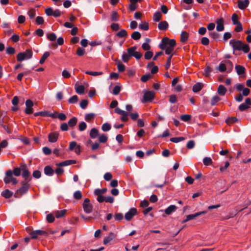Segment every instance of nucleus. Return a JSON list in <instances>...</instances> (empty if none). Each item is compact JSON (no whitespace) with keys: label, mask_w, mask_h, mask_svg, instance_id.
Masks as SVG:
<instances>
[{"label":"nucleus","mask_w":251,"mask_h":251,"mask_svg":"<svg viewBox=\"0 0 251 251\" xmlns=\"http://www.w3.org/2000/svg\"><path fill=\"white\" fill-rule=\"evenodd\" d=\"M176 45V42L175 40L165 37L162 39L159 45V48L161 50H165L166 54H173L172 52L174 51Z\"/></svg>","instance_id":"nucleus-1"},{"label":"nucleus","mask_w":251,"mask_h":251,"mask_svg":"<svg viewBox=\"0 0 251 251\" xmlns=\"http://www.w3.org/2000/svg\"><path fill=\"white\" fill-rule=\"evenodd\" d=\"M229 44L234 50H243L245 53H248L250 51L249 45L243 43L240 40H231Z\"/></svg>","instance_id":"nucleus-2"},{"label":"nucleus","mask_w":251,"mask_h":251,"mask_svg":"<svg viewBox=\"0 0 251 251\" xmlns=\"http://www.w3.org/2000/svg\"><path fill=\"white\" fill-rule=\"evenodd\" d=\"M21 184L22 186L16 191L14 195V196L16 198H19L25 194L29 189L30 184L27 182L22 181Z\"/></svg>","instance_id":"nucleus-3"},{"label":"nucleus","mask_w":251,"mask_h":251,"mask_svg":"<svg viewBox=\"0 0 251 251\" xmlns=\"http://www.w3.org/2000/svg\"><path fill=\"white\" fill-rule=\"evenodd\" d=\"M33 52L31 50H26L25 52H20L17 54V59L18 61L30 59L32 57Z\"/></svg>","instance_id":"nucleus-4"},{"label":"nucleus","mask_w":251,"mask_h":251,"mask_svg":"<svg viewBox=\"0 0 251 251\" xmlns=\"http://www.w3.org/2000/svg\"><path fill=\"white\" fill-rule=\"evenodd\" d=\"M155 93L152 91H145L144 93L143 98L141 101L143 103L150 102L153 100Z\"/></svg>","instance_id":"nucleus-5"},{"label":"nucleus","mask_w":251,"mask_h":251,"mask_svg":"<svg viewBox=\"0 0 251 251\" xmlns=\"http://www.w3.org/2000/svg\"><path fill=\"white\" fill-rule=\"evenodd\" d=\"M228 65H229L230 66V69H232V63L229 60H226L225 61V62L223 61L221 62L220 63L219 66L216 67V70L219 71L220 72H224L226 70Z\"/></svg>","instance_id":"nucleus-6"},{"label":"nucleus","mask_w":251,"mask_h":251,"mask_svg":"<svg viewBox=\"0 0 251 251\" xmlns=\"http://www.w3.org/2000/svg\"><path fill=\"white\" fill-rule=\"evenodd\" d=\"M21 169L22 171V176L25 178V182H28L31 180L30 173L26 169L25 165H21Z\"/></svg>","instance_id":"nucleus-7"},{"label":"nucleus","mask_w":251,"mask_h":251,"mask_svg":"<svg viewBox=\"0 0 251 251\" xmlns=\"http://www.w3.org/2000/svg\"><path fill=\"white\" fill-rule=\"evenodd\" d=\"M137 214V210L135 208H131L126 213L125 215V219L128 221L131 220L132 218Z\"/></svg>","instance_id":"nucleus-8"},{"label":"nucleus","mask_w":251,"mask_h":251,"mask_svg":"<svg viewBox=\"0 0 251 251\" xmlns=\"http://www.w3.org/2000/svg\"><path fill=\"white\" fill-rule=\"evenodd\" d=\"M83 207L84 211L87 213H90L92 210V206L90 203V200L86 198L84 200L83 203Z\"/></svg>","instance_id":"nucleus-9"},{"label":"nucleus","mask_w":251,"mask_h":251,"mask_svg":"<svg viewBox=\"0 0 251 251\" xmlns=\"http://www.w3.org/2000/svg\"><path fill=\"white\" fill-rule=\"evenodd\" d=\"M59 136V133L57 132H51L48 135L49 141L50 143L56 142Z\"/></svg>","instance_id":"nucleus-10"},{"label":"nucleus","mask_w":251,"mask_h":251,"mask_svg":"<svg viewBox=\"0 0 251 251\" xmlns=\"http://www.w3.org/2000/svg\"><path fill=\"white\" fill-rule=\"evenodd\" d=\"M224 19L222 18L217 19L216 23L217 24L216 30L218 31H222L224 30Z\"/></svg>","instance_id":"nucleus-11"},{"label":"nucleus","mask_w":251,"mask_h":251,"mask_svg":"<svg viewBox=\"0 0 251 251\" xmlns=\"http://www.w3.org/2000/svg\"><path fill=\"white\" fill-rule=\"evenodd\" d=\"M46 234L47 233L45 231L42 230H36L30 232V235H31V239H36L39 235H42Z\"/></svg>","instance_id":"nucleus-12"},{"label":"nucleus","mask_w":251,"mask_h":251,"mask_svg":"<svg viewBox=\"0 0 251 251\" xmlns=\"http://www.w3.org/2000/svg\"><path fill=\"white\" fill-rule=\"evenodd\" d=\"M116 237V235L113 232H110L108 235L105 237L103 239V244L107 245L110 241L114 239Z\"/></svg>","instance_id":"nucleus-13"},{"label":"nucleus","mask_w":251,"mask_h":251,"mask_svg":"<svg viewBox=\"0 0 251 251\" xmlns=\"http://www.w3.org/2000/svg\"><path fill=\"white\" fill-rule=\"evenodd\" d=\"M249 4V0H242L238 1V6L239 9L244 10L246 9Z\"/></svg>","instance_id":"nucleus-14"},{"label":"nucleus","mask_w":251,"mask_h":251,"mask_svg":"<svg viewBox=\"0 0 251 251\" xmlns=\"http://www.w3.org/2000/svg\"><path fill=\"white\" fill-rule=\"evenodd\" d=\"M6 176L4 178V181L5 183L8 184L11 182V178L13 176V172L11 170H9L6 171L5 173Z\"/></svg>","instance_id":"nucleus-15"},{"label":"nucleus","mask_w":251,"mask_h":251,"mask_svg":"<svg viewBox=\"0 0 251 251\" xmlns=\"http://www.w3.org/2000/svg\"><path fill=\"white\" fill-rule=\"evenodd\" d=\"M169 26L168 23L166 21L160 22L158 25V28L161 30H166Z\"/></svg>","instance_id":"nucleus-16"},{"label":"nucleus","mask_w":251,"mask_h":251,"mask_svg":"<svg viewBox=\"0 0 251 251\" xmlns=\"http://www.w3.org/2000/svg\"><path fill=\"white\" fill-rule=\"evenodd\" d=\"M235 69L238 75H243L245 74L246 71V69L244 66L239 65H237L235 66Z\"/></svg>","instance_id":"nucleus-17"},{"label":"nucleus","mask_w":251,"mask_h":251,"mask_svg":"<svg viewBox=\"0 0 251 251\" xmlns=\"http://www.w3.org/2000/svg\"><path fill=\"white\" fill-rule=\"evenodd\" d=\"M75 163L76 161L75 160H67L59 163V164H57V165L58 166H66L72 164H74Z\"/></svg>","instance_id":"nucleus-18"},{"label":"nucleus","mask_w":251,"mask_h":251,"mask_svg":"<svg viewBox=\"0 0 251 251\" xmlns=\"http://www.w3.org/2000/svg\"><path fill=\"white\" fill-rule=\"evenodd\" d=\"M176 209V206L175 205H171L165 210V213L167 215H170L175 212Z\"/></svg>","instance_id":"nucleus-19"},{"label":"nucleus","mask_w":251,"mask_h":251,"mask_svg":"<svg viewBox=\"0 0 251 251\" xmlns=\"http://www.w3.org/2000/svg\"><path fill=\"white\" fill-rule=\"evenodd\" d=\"M151 40L149 38H146L145 39V42L142 45V48L144 50H149L151 49V46L149 43Z\"/></svg>","instance_id":"nucleus-20"},{"label":"nucleus","mask_w":251,"mask_h":251,"mask_svg":"<svg viewBox=\"0 0 251 251\" xmlns=\"http://www.w3.org/2000/svg\"><path fill=\"white\" fill-rule=\"evenodd\" d=\"M227 91L226 89L223 85H220L218 88L217 92L221 96H224Z\"/></svg>","instance_id":"nucleus-21"},{"label":"nucleus","mask_w":251,"mask_h":251,"mask_svg":"<svg viewBox=\"0 0 251 251\" xmlns=\"http://www.w3.org/2000/svg\"><path fill=\"white\" fill-rule=\"evenodd\" d=\"M44 173L49 176H51L54 173L53 170L50 166H47L44 168Z\"/></svg>","instance_id":"nucleus-22"},{"label":"nucleus","mask_w":251,"mask_h":251,"mask_svg":"<svg viewBox=\"0 0 251 251\" xmlns=\"http://www.w3.org/2000/svg\"><path fill=\"white\" fill-rule=\"evenodd\" d=\"M1 196L6 199L11 197L13 195V192L8 189H6L1 192Z\"/></svg>","instance_id":"nucleus-23"},{"label":"nucleus","mask_w":251,"mask_h":251,"mask_svg":"<svg viewBox=\"0 0 251 251\" xmlns=\"http://www.w3.org/2000/svg\"><path fill=\"white\" fill-rule=\"evenodd\" d=\"M99 135V130L96 128L91 129L90 132V136L92 139H95L98 137Z\"/></svg>","instance_id":"nucleus-24"},{"label":"nucleus","mask_w":251,"mask_h":251,"mask_svg":"<svg viewBox=\"0 0 251 251\" xmlns=\"http://www.w3.org/2000/svg\"><path fill=\"white\" fill-rule=\"evenodd\" d=\"M197 217H198V214H197V212L194 214L188 215L186 216V219L183 221L182 223H185L190 220H192L195 219Z\"/></svg>","instance_id":"nucleus-25"},{"label":"nucleus","mask_w":251,"mask_h":251,"mask_svg":"<svg viewBox=\"0 0 251 251\" xmlns=\"http://www.w3.org/2000/svg\"><path fill=\"white\" fill-rule=\"evenodd\" d=\"M77 122V119L76 117H73L68 121V126L70 127H73L76 125Z\"/></svg>","instance_id":"nucleus-26"},{"label":"nucleus","mask_w":251,"mask_h":251,"mask_svg":"<svg viewBox=\"0 0 251 251\" xmlns=\"http://www.w3.org/2000/svg\"><path fill=\"white\" fill-rule=\"evenodd\" d=\"M131 56L127 52H124L122 55V60L125 63H127L131 58Z\"/></svg>","instance_id":"nucleus-27"},{"label":"nucleus","mask_w":251,"mask_h":251,"mask_svg":"<svg viewBox=\"0 0 251 251\" xmlns=\"http://www.w3.org/2000/svg\"><path fill=\"white\" fill-rule=\"evenodd\" d=\"M188 39V34L186 31H182L181 33L180 41L182 43H185Z\"/></svg>","instance_id":"nucleus-28"},{"label":"nucleus","mask_w":251,"mask_h":251,"mask_svg":"<svg viewBox=\"0 0 251 251\" xmlns=\"http://www.w3.org/2000/svg\"><path fill=\"white\" fill-rule=\"evenodd\" d=\"M162 14L160 11H156L153 15V20L155 22H159L162 18Z\"/></svg>","instance_id":"nucleus-29"},{"label":"nucleus","mask_w":251,"mask_h":251,"mask_svg":"<svg viewBox=\"0 0 251 251\" xmlns=\"http://www.w3.org/2000/svg\"><path fill=\"white\" fill-rule=\"evenodd\" d=\"M75 89L78 94L81 95L84 93V87L83 85L75 86Z\"/></svg>","instance_id":"nucleus-30"},{"label":"nucleus","mask_w":251,"mask_h":251,"mask_svg":"<svg viewBox=\"0 0 251 251\" xmlns=\"http://www.w3.org/2000/svg\"><path fill=\"white\" fill-rule=\"evenodd\" d=\"M202 88V84L200 83H197L195 84L193 87V92L197 93L201 90Z\"/></svg>","instance_id":"nucleus-31"},{"label":"nucleus","mask_w":251,"mask_h":251,"mask_svg":"<svg viewBox=\"0 0 251 251\" xmlns=\"http://www.w3.org/2000/svg\"><path fill=\"white\" fill-rule=\"evenodd\" d=\"M95 114L92 113L85 115L84 119L87 122H90L95 118Z\"/></svg>","instance_id":"nucleus-32"},{"label":"nucleus","mask_w":251,"mask_h":251,"mask_svg":"<svg viewBox=\"0 0 251 251\" xmlns=\"http://www.w3.org/2000/svg\"><path fill=\"white\" fill-rule=\"evenodd\" d=\"M137 49L136 47L133 46L130 48H129L127 50V52L129 54V55L132 57L133 56L134 54L136 52V50Z\"/></svg>","instance_id":"nucleus-33"},{"label":"nucleus","mask_w":251,"mask_h":251,"mask_svg":"<svg viewBox=\"0 0 251 251\" xmlns=\"http://www.w3.org/2000/svg\"><path fill=\"white\" fill-rule=\"evenodd\" d=\"M50 56V52L48 51H46L43 54L41 58L40 59L39 62L40 64H43L45 60L48 58V57Z\"/></svg>","instance_id":"nucleus-34"},{"label":"nucleus","mask_w":251,"mask_h":251,"mask_svg":"<svg viewBox=\"0 0 251 251\" xmlns=\"http://www.w3.org/2000/svg\"><path fill=\"white\" fill-rule=\"evenodd\" d=\"M231 20L232 21L233 25H235L241 23L239 21V17H238V15L235 13H234L233 14H232V17H231Z\"/></svg>","instance_id":"nucleus-35"},{"label":"nucleus","mask_w":251,"mask_h":251,"mask_svg":"<svg viewBox=\"0 0 251 251\" xmlns=\"http://www.w3.org/2000/svg\"><path fill=\"white\" fill-rule=\"evenodd\" d=\"M66 212V210H62L60 211H57L55 212V217L57 218H61L65 215Z\"/></svg>","instance_id":"nucleus-36"},{"label":"nucleus","mask_w":251,"mask_h":251,"mask_svg":"<svg viewBox=\"0 0 251 251\" xmlns=\"http://www.w3.org/2000/svg\"><path fill=\"white\" fill-rule=\"evenodd\" d=\"M221 100V98L218 96H214L211 100V105H215Z\"/></svg>","instance_id":"nucleus-37"},{"label":"nucleus","mask_w":251,"mask_h":251,"mask_svg":"<svg viewBox=\"0 0 251 251\" xmlns=\"http://www.w3.org/2000/svg\"><path fill=\"white\" fill-rule=\"evenodd\" d=\"M131 37L133 39L137 40L141 38V35L138 31H134L131 34Z\"/></svg>","instance_id":"nucleus-38"},{"label":"nucleus","mask_w":251,"mask_h":251,"mask_svg":"<svg viewBox=\"0 0 251 251\" xmlns=\"http://www.w3.org/2000/svg\"><path fill=\"white\" fill-rule=\"evenodd\" d=\"M107 191L106 188H103L102 189H97L95 190V194L98 195H102V194L105 193Z\"/></svg>","instance_id":"nucleus-39"},{"label":"nucleus","mask_w":251,"mask_h":251,"mask_svg":"<svg viewBox=\"0 0 251 251\" xmlns=\"http://www.w3.org/2000/svg\"><path fill=\"white\" fill-rule=\"evenodd\" d=\"M238 121V119L236 117H230L226 120V123L228 125H231Z\"/></svg>","instance_id":"nucleus-40"},{"label":"nucleus","mask_w":251,"mask_h":251,"mask_svg":"<svg viewBox=\"0 0 251 251\" xmlns=\"http://www.w3.org/2000/svg\"><path fill=\"white\" fill-rule=\"evenodd\" d=\"M107 136L104 134L100 135L99 137V142L102 143H106L107 141Z\"/></svg>","instance_id":"nucleus-41"},{"label":"nucleus","mask_w":251,"mask_h":251,"mask_svg":"<svg viewBox=\"0 0 251 251\" xmlns=\"http://www.w3.org/2000/svg\"><path fill=\"white\" fill-rule=\"evenodd\" d=\"M127 35V33L125 29H122L117 33V36L120 38L126 37Z\"/></svg>","instance_id":"nucleus-42"},{"label":"nucleus","mask_w":251,"mask_h":251,"mask_svg":"<svg viewBox=\"0 0 251 251\" xmlns=\"http://www.w3.org/2000/svg\"><path fill=\"white\" fill-rule=\"evenodd\" d=\"M86 74L89 75H91L96 76L99 75H101L103 74L102 72H93V71H86L85 72Z\"/></svg>","instance_id":"nucleus-43"},{"label":"nucleus","mask_w":251,"mask_h":251,"mask_svg":"<svg viewBox=\"0 0 251 251\" xmlns=\"http://www.w3.org/2000/svg\"><path fill=\"white\" fill-rule=\"evenodd\" d=\"M203 162L204 165L208 166L212 163V160L210 157H205L203 159Z\"/></svg>","instance_id":"nucleus-44"},{"label":"nucleus","mask_w":251,"mask_h":251,"mask_svg":"<svg viewBox=\"0 0 251 251\" xmlns=\"http://www.w3.org/2000/svg\"><path fill=\"white\" fill-rule=\"evenodd\" d=\"M101 129L103 131H108L111 129V126L109 124L105 123L102 125Z\"/></svg>","instance_id":"nucleus-45"},{"label":"nucleus","mask_w":251,"mask_h":251,"mask_svg":"<svg viewBox=\"0 0 251 251\" xmlns=\"http://www.w3.org/2000/svg\"><path fill=\"white\" fill-rule=\"evenodd\" d=\"M139 28L144 30H147L149 29V24L147 22H144L139 25Z\"/></svg>","instance_id":"nucleus-46"},{"label":"nucleus","mask_w":251,"mask_h":251,"mask_svg":"<svg viewBox=\"0 0 251 251\" xmlns=\"http://www.w3.org/2000/svg\"><path fill=\"white\" fill-rule=\"evenodd\" d=\"M87 127V125L84 122H81L79 123L78 126V129L80 131H84Z\"/></svg>","instance_id":"nucleus-47"},{"label":"nucleus","mask_w":251,"mask_h":251,"mask_svg":"<svg viewBox=\"0 0 251 251\" xmlns=\"http://www.w3.org/2000/svg\"><path fill=\"white\" fill-rule=\"evenodd\" d=\"M27 14L30 19H33L36 15V10L35 9H30L27 12Z\"/></svg>","instance_id":"nucleus-48"},{"label":"nucleus","mask_w":251,"mask_h":251,"mask_svg":"<svg viewBox=\"0 0 251 251\" xmlns=\"http://www.w3.org/2000/svg\"><path fill=\"white\" fill-rule=\"evenodd\" d=\"M78 101V97L76 95H74L71 97L69 100L68 102L70 103H75Z\"/></svg>","instance_id":"nucleus-49"},{"label":"nucleus","mask_w":251,"mask_h":251,"mask_svg":"<svg viewBox=\"0 0 251 251\" xmlns=\"http://www.w3.org/2000/svg\"><path fill=\"white\" fill-rule=\"evenodd\" d=\"M111 20L112 21H118V13L116 11L112 12L111 15Z\"/></svg>","instance_id":"nucleus-50"},{"label":"nucleus","mask_w":251,"mask_h":251,"mask_svg":"<svg viewBox=\"0 0 251 251\" xmlns=\"http://www.w3.org/2000/svg\"><path fill=\"white\" fill-rule=\"evenodd\" d=\"M82 197L81 192L79 190L75 191L74 193V197L76 200H80L82 198Z\"/></svg>","instance_id":"nucleus-51"},{"label":"nucleus","mask_w":251,"mask_h":251,"mask_svg":"<svg viewBox=\"0 0 251 251\" xmlns=\"http://www.w3.org/2000/svg\"><path fill=\"white\" fill-rule=\"evenodd\" d=\"M211 71V68L209 66H207L204 70V74L205 76L206 77L209 76Z\"/></svg>","instance_id":"nucleus-52"},{"label":"nucleus","mask_w":251,"mask_h":251,"mask_svg":"<svg viewBox=\"0 0 251 251\" xmlns=\"http://www.w3.org/2000/svg\"><path fill=\"white\" fill-rule=\"evenodd\" d=\"M129 115V113L128 112H125L124 114L121 115V120L123 122H126L128 120V116Z\"/></svg>","instance_id":"nucleus-53"},{"label":"nucleus","mask_w":251,"mask_h":251,"mask_svg":"<svg viewBox=\"0 0 251 251\" xmlns=\"http://www.w3.org/2000/svg\"><path fill=\"white\" fill-rule=\"evenodd\" d=\"M85 50L84 49L79 47L76 50V54L79 56H81L84 54Z\"/></svg>","instance_id":"nucleus-54"},{"label":"nucleus","mask_w":251,"mask_h":251,"mask_svg":"<svg viewBox=\"0 0 251 251\" xmlns=\"http://www.w3.org/2000/svg\"><path fill=\"white\" fill-rule=\"evenodd\" d=\"M47 38L49 40L54 41L56 39V36L54 33H49L47 34Z\"/></svg>","instance_id":"nucleus-55"},{"label":"nucleus","mask_w":251,"mask_h":251,"mask_svg":"<svg viewBox=\"0 0 251 251\" xmlns=\"http://www.w3.org/2000/svg\"><path fill=\"white\" fill-rule=\"evenodd\" d=\"M120 91H121V87L118 85H116L114 87V88L113 89L112 94L113 95H117L119 94Z\"/></svg>","instance_id":"nucleus-56"},{"label":"nucleus","mask_w":251,"mask_h":251,"mask_svg":"<svg viewBox=\"0 0 251 251\" xmlns=\"http://www.w3.org/2000/svg\"><path fill=\"white\" fill-rule=\"evenodd\" d=\"M22 171L21 166L20 168H16L14 169L13 172V174H14L15 176H19L21 174Z\"/></svg>","instance_id":"nucleus-57"},{"label":"nucleus","mask_w":251,"mask_h":251,"mask_svg":"<svg viewBox=\"0 0 251 251\" xmlns=\"http://www.w3.org/2000/svg\"><path fill=\"white\" fill-rule=\"evenodd\" d=\"M6 52L8 54H10V55L13 54L15 52V50L13 47H8L6 48Z\"/></svg>","instance_id":"nucleus-58"},{"label":"nucleus","mask_w":251,"mask_h":251,"mask_svg":"<svg viewBox=\"0 0 251 251\" xmlns=\"http://www.w3.org/2000/svg\"><path fill=\"white\" fill-rule=\"evenodd\" d=\"M191 118V115H187V114L182 115L180 117L181 120L184 122L188 121L189 120H190Z\"/></svg>","instance_id":"nucleus-59"},{"label":"nucleus","mask_w":251,"mask_h":251,"mask_svg":"<svg viewBox=\"0 0 251 251\" xmlns=\"http://www.w3.org/2000/svg\"><path fill=\"white\" fill-rule=\"evenodd\" d=\"M153 56V53L152 51L147 50V52L145 53V58L147 60L150 59Z\"/></svg>","instance_id":"nucleus-60"},{"label":"nucleus","mask_w":251,"mask_h":251,"mask_svg":"<svg viewBox=\"0 0 251 251\" xmlns=\"http://www.w3.org/2000/svg\"><path fill=\"white\" fill-rule=\"evenodd\" d=\"M54 10L51 7H49L45 9V13L48 16H50L53 15Z\"/></svg>","instance_id":"nucleus-61"},{"label":"nucleus","mask_w":251,"mask_h":251,"mask_svg":"<svg viewBox=\"0 0 251 251\" xmlns=\"http://www.w3.org/2000/svg\"><path fill=\"white\" fill-rule=\"evenodd\" d=\"M250 107V106L245 103L241 104L239 106V109L241 111H243L244 110H246V109H248Z\"/></svg>","instance_id":"nucleus-62"},{"label":"nucleus","mask_w":251,"mask_h":251,"mask_svg":"<svg viewBox=\"0 0 251 251\" xmlns=\"http://www.w3.org/2000/svg\"><path fill=\"white\" fill-rule=\"evenodd\" d=\"M235 88L237 91L240 92L243 90V89L245 88V85L242 83H238L235 85Z\"/></svg>","instance_id":"nucleus-63"},{"label":"nucleus","mask_w":251,"mask_h":251,"mask_svg":"<svg viewBox=\"0 0 251 251\" xmlns=\"http://www.w3.org/2000/svg\"><path fill=\"white\" fill-rule=\"evenodd\" d=\"M69 129V126L68 124L63 123L60 126V129L63 131H67Z\"/></svg>","instance_id":"nucleus-64"}]
</instances>
